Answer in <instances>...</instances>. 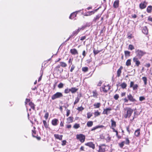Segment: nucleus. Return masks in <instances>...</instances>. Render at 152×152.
<instances>
[{
	"label": "nucleus",
	"mask_w": 152,
	"mask_h": 152,
	"mask_svg": "<svg viewBox=\"0 0 152 152\" xmlns=\"http://www.w3.org/2000/svg\"><path fill=\"white\" fill-rule=\"evenodd\" d=\"M124 110L126 111L124 115V117L125 118H129L133 111V110L130 107L125 108L124 109Z\"/></svg>",
	"instance_id": "obj_1"
},
{
	"label": "nucleus",
	"mask_w": 152,
	"mask_h": 152,
	"mask_svg": "<svg viewBox=\"0 0 152 152\" xmlns=\"http://www.w3.org/2000/svg\"><path fill=\"white\" fill-rule=\"evenodd\" d=\"M135 52L136 56L139 59H140L142 56L146 54L145 52L139 49H136Z\"/></svg>",
	"instance_id": "obj_2"
},
{
	"label": "nucleus",
	"mask_w": 152,
	"mask_h": 152,
	"mask_svg": "<svg viewBox=\"0 0 152 152\" xmlns=\"http://www.w3.org/2000/svg\"><path fill=\"white\" fill-rule=\"evenodd\" d=\"M99 149L98 152H104L107 150L108 146L104 144H102L99 146Z\"/></svg>",
	"instance_id": "obj_3"
},
{
	"label": "nucleus",
	"mask_w": 152,
	"mask_h": 152,
	"mask_svg": "<svg viewBox=\"0 0 152 152\" xmlns=\"http://www.w3.org/2000/svg\"><path fill=\"white\" fill-rule=\"evenodd\" d=\"M63 96V94L62 93L57 92L52 96L51 99L52 100H54L57 98H61Z\"/></svg>",
	"instance_id": "obj_4"
},
{
	"label": "nucleus",
	"mask_w": 152,
	"mask_h": 152,
	"mask_svg": "<svg viewBox=\"0 0 152 152\" xmlns=\"http://www.w3.org/2000/svg\"><path fill=\"white\" fill-rule=\"evenodd\" d=\"M76 137L81 142H83L85 141V136L82 134H77Z\"/></svg>",
	"instance_id": "obj_5"
},
{
	"label": "nucleus",
	"mask_w": 152,
	"mask_h": 152,
	"mask_svg": "<svg viewBox=\"0 0 152 152\" xmlns=\"http://www.w3.org/2000/svg\"><path fill=\"white\" fill-rule=\"evenodd\" d=\"M110 89V87L108 85L104 86L100 88V90L101 92L103 91L106 93Z\"/></svg>",
	"instance_id": "obj_6"
},
{
	"label": "nucleus",
	"mask_w": 152,
	"mask_h": 152,
	"mask_svg": "<svg viewBox=\"0 0 152 152\" xmlns=\"http://www.w3.org/2000/svg\"><path fill=\"white\" fill-rule=\"evenodd\" d=\"M133 62L135 63L136 65L138 66L140 64V62L136 57H135L133 59Z\"/></svg>",
	"instance_id": "obj_7"
},
{
	"label": "nucleus",
	"mask_w": 152,
	"mask_h": 152,
	"mask_svg": "<svg viewBox=\"0 0 152 152\" xmlns=\"http://www.w3.org/2000/svg\"><path fill=\"white\" fill-rule=\"evenodd\" d=\"M147 3L145 1H144L143 2H142L139 5L140 8L142 9H144L147 6Z\"/></svg>",
	"instance_id": "obj_8"
},
{
	"label": "nucleus",
	"mask_w": 152,
	"mask_h": 152,
	"mask_svg": "<svg viewBox=\"0 0 152 152\" xmlns=\"http://www.w3.org/2000/svg\"><path fill=\"white\" fill-rule=\"evenodd\" d=\"M85 145L89 147H90L92 148L93 149H94L95 148L94 144L91 142L86 143H85Z\"/></svg>",
	"instance_id": "obj_9"
},
{
	"label": "nucleus",
	"mask_w": 152,
	"mask_h": 152,
	"mask_svg": "<svg viewBox=\"0 0 152 152\" xmlns=\"http://www.w3.org/2000/svg\"><path fill=\"white\" fill-rule=\"evenodd\" d=\"M80 11V10L78 11L75 12H73L71 13L69 17V18L71 19H72L76 17L77 15V13H76V12H78Z\"/></svg>",
	"instance_id": "obj_10"
},
{
	"label": "nucleus",
	"mask_w": 152,
	"mask_h": 152,
	"mask_svg": "<svg viewBox=\"0 0 152 152\" xmlns=\"http://www.w3.org/2000/svg\"><path fill=\"white\" fill-rule=\"evenodd\" d=\"M111 109L110 108H108L104 109V111L103 112V114H105L107 115L110 113V111L111 110Z\"/></svg>",
	"instance_id": "obj_11"
},
{
	"label": "nucleus",
	"mask_w": 152,
	"mask_h": 152,
	"mask_svg": "<svg viewBox=\"0 0 152 152\" xmlns=\"http://www.w3.org/2000/svg\"><path fill=\"white\" fill-rule=\"evenodd\" d=\"M58 120L57 119L55 118L52 120L51 124L53 125L56 126L58 125Z\"/></svg>",
	"instance_id": "obj_12"
},
{
	"label": "nucleus",
	"mask_w": 152,
	"mask_h": 152,
	"mask_svg": "<svg viewBox=\"0 0 152 152\" xmlns=\"http://www.w3.org/2000/svg\"><path fill=\"white\" fill-rule=\"evenodd\" d=\"M127 97L128 100H129L132 102H134L135 101V99L134 98L133 96L131 94H129V95H127Z\"/></svg>",
	"instance_id": "obj_13"
},
{
	"label": "nucleus",
	"mask_w": 152,
	"mask_h": 152,
	"mask_svg": "<svg viewBox=\"0 0 152 152\" xmlns=\"http://www.w3.org/2000/svg\"><path fill=\"white\" fill-rule=\"evenodd\" d=\"M98 9H96L94 11H89L86 12V14L84 15V16H88L89 15H90L92 14H94V13L95 12H96Z\"/></svg>",
	"instance_id": "obj_14"
},
{
	"label": "nucleus",
	"mask_w": 152,
	"mask_h": 152,
	"mask_svg": "<svg viewBox=\"0 0 152 152\" xmlns=\"http://www.w3.org/2000/svg\"><path fill=\"white\" fill-rule=\"evenodd\" d=\"M74 118L72 116H70L67 119L66 123L69 124L73 122Z\"/></svg>",
	"instance_id": "obj_15"
},
{
	"label": "nucleus",
	"mask_w": 152,
	"mask_h": 152,
	"mask_svg": "<svg viewBox=\"0 0 152 152\" xmlns=\"http://www.w3.org/2000/svg\"><path fill=\"white\" fill-rule=\"evenodd\" d=\"M70 52L72 55H75L78 54V53L77 50L75 49H71L70 50Z\"/></svg>",
	"instance_id": "obj_16"
},
{
	"label": "nucleus",
	"mask_w": 152,
	"mask_h": 152,
	"mask_svg": "<svg viewBox=\"0 0 152 152\" xmlns=\"http://www.w3.org/2000/svg\"><path fill=\"white\" fill-rule=\"evenodd\" d=\"M123 69V67L122 66H120V68L118 70L117 72V76L119 77L120 76L121 73V70Z\"/></svg>",
	"instance_id": "obj_17"
},
{
	"label": "nucleus",
	"mask_w": 152,
	"mask_h": 152,
	"mask_svg": "<svg viewBox=\"0 0 152 152\" xmlns=\"http://www.w3.org/2000/svg\"><path fill=\"white\" fill-rule=\"evenodd\" d=\"M54 137L56 139H58L60 140H61L63 137V135H59L58 134H55L54 135Z\"/></svg>",
	"instance_id": "obj_18"
},
{
	"label": "nucleus",
	"mask_w": 152,
	"mask_h": 152,
	"mask_svg": "<svg viewBox=\"0 0 152 152\" xmlns=\"http://www.w3.org/2000/svg\"><path fill=\"white\" fill-rule=\"evenodd\" d=\"M119 1L118 0L115 1L113 4L114 7L115 8H117L119 6Z\"/></svg>",
	"instance_id": "obj_19"
},
{
	"label": "nucleus",
	"mask_w": 152,
	"mask_h": 152,
	"mask_svg": "<svg viewBox=\"0 0 152 152\" xmlns=\"http://www.w3.org/2000/svg\"><path fill=\"white\" fill-rule=\"evenodd\" d=\"M142 31L144 34H147L148 31L147 28L146 27H144L142 29Z\"/></svg>",
	"instance_id": "obj_20"
},
{
	"label": "nucleus",
	"mask_w": 152,
	"mask_h": 152,
	"mask_svg": "<svg viewBox=\"0 0 152 152\" xmlns=\"http://www.w3.org/2000/svg\"><path fill=\"white\" fill-rule=\"evenodd\" d=\"M140 130L139 129H137L134 132L135 135L137 137H138L140 135Z\"/></svg>",
	"instance_id": "obj_21"
},
{
	"label": "nucleus",
	"mask_w": 152,
	"mask_h": 152,
	"mask_svg": "<svg viewBox=\"0 0 152 152\" xmlns=\"http://www.w3.org/2000/svg\"><path fill=\"white\" fill-rule=\"evenodd\" d=\"M104 126L103 125H99V126H97L95 127H93L91 129V131H93L96 129H98V128H103V127H104Z\"/></svg>",
	"instance_id": "obj_22"
},
{
	"label": "nucleus",
	"mask_w": 152,
	"mask_h": 152,
	"mask_svg": "<svg viewBox=\"0 0 152 152\" xmlns=\"http://www.w3.org/2000/svg\"><path fill=\"white\" fill-rule=\"evenodd\" d=\"M111 127H115L116 126V122L114 121L113 119H112L111 120Z\"/></svg>",
	"instance_id": "obj_23"
},
{
	"label": "nucleus",
	"mask_w": 152,
	"mask_h": 152,
	"mask_svg": "<svg viewBox=\"0 0 152 152\" xmlns=\"http://www.w3.org/2000/svg\"><path fill=\"white\" fill-rule=\"evenodd\" d=\"M77 90V89L75 87H72L70 89V91L72 93H74L76 92Z\"/></svg>",
	"instance_id": "obj_24"
},
{
	"label": "nucleus",
	"mask_w": 152,
	"mask_h": 152,
	"mask_svg": "<svg viewBox=\"0 0 152 152\" xmlns=\"http://www.w3.org/2000/svg\"><path fill=\"white\" fill-rule=\"evenodd\" d=\"M92 93H93V96L94 97H95V98H97V96L98 95V94L97 93V92L96 91V90H94V91L93 92H92Z\"/></svg>",
	"instance_id": "obj_25"
},
{
	"label": "nucleus",
	"mask_w": 152,
	"mask_h": 152,
	"mask_svg": "<svg viewBox=\"0 0 152 152\" xmlns=\"http://www.w3.org/2000/svg\"><path fill=\"white\" fill-rule=\"evenodd\" d=\"M100 105L101 104L99 102L95 103L94 105V106L95 107L94 108H99Z\"/></svg>",
	"instance_id": "obj_26"
},
{
	"label": "nucleus",
	"mask_w": 152,
	"mask_h": 152,
	"mask_svg": "<svg viewBox=\"0 0 152 152\" xmlns=\"http://www.w3.org/2000/svg\"><path fill=\"white\" fill-rule=\"evenodd\" d=\"M29 104L32 109L33 110H35V105L33 103L31 102H29Z\"/></svg>",
	"instance_id": "obj_27"
},
{
	"label": "nucleus",
	"mask_w": 152,
	"mask_h": 152,
	"mask_svg": "<svg viewBox=\"0 0 152 152\" xmlns=\"http://www.w3.org/2000/svg\"><path fill=\"white\" fill-rule=\"evenodd\" d=\"M93 125V122L92 121H88L87 123V125L88 127H91Z\"/></svg>",
	"instance_id": "obj_28"
},
{
	"label": "nucleus",
	"mask_w": 152,
	"mask_h": 152,
	"mask_svg": "<svg viewBox=\"0 0 152 152\" xmlns=\"http://www.w3.org/2000/svg\"><path fill=\"white\" fill-rule=\"evenodd\" d=\"M152 10V6H148L147 9V11L148 12L150 13Z\"/></svg>",
	"instance_id": "obj_29"
},
{
	"label": "nucleus",
	"mask_w": 152,
	"mask_h": 152,
	"mask_svg": "<svg viewBox=\"0 0 152 152\" xmlns=\"http://www.w3.org/2000/svg\"><path fill=\"white\" fill-rule=\"evenodd\" d=\"M43 124L44 125V126L45 128L47 129V128H48V125L47 123V122L45 120L43 121Z\"/></svg>",
	"instance_id": "obj_30"
},
{
	"label": "nucleus",
	"mask_w": 152,
	"mask_h": 152,
	"mask_svg": "<svg viewBox=\"0 0 152 152\" xmlns=\"http://www.w3.org/2000/svg\"><path fill=\"white\" fill-rule=\"evenodd\" d=\"M121 88L123 89L125 88L127 86V84L125 83H123L120 85Z\"/></svg>",
	"instance_id": "obj_31"
},
{
	"label": "nucleus",
	"mask_w": 152,
	"mask_h": 152,
	"mask_svg": "<svg viewBox=\"0 0 152 152\" xmlns=\"http://www.w3.org/2000/svg\"><path fill=\"white\" fill-rule=\"evenodd\" d=\"M142 79L144 82V84L145 85H146L147 84V78L145 77H142Z\"/></svg>",
	"instance_id": "obj_32"
},
{
	"label": "nucleus",
	"mask_w": 152,
	"mask_h": 152,
	"mask_svg": "<svg viewBox=\"0 0 152 152\" xmlns=\"http://www.w3.org/2000/svg\"><path fill=\"white\" fill-rule=\"evenodd\" d=\"M60 64H61V66L64 67H66L67 66L66 64L63 62H60Z\"/></svg>",
	"instance_id": "obj_33"
},
{
	"label": "nucleus",
	"mask_w": 152,
	"mask_h": 152,
	"mask_svg": "<svg viewBox=\"0 0 152 152\" xmlns=\"http://www.w3.org/2000/svg\"><path fill=\"white\" fill-rule=\"evenodd\" d=\"M131 60L130 59H128L126 62V65L127 66H129L131 64Z\"/></svg>",
	"instance_id": "obj_34"
},
{
	"label": "nucleus",
	"mask_w": 152,
	"mask_h": 152,
	"mask_svg": "<svg viewBox=\"0 0 152 152\" xmlns=\"http://www.w3.org/2000/svg\"><path fill=\"white\" fill-rule=\"evenodd\" d=\"M82 70L83 72H86L88 70V68L87 67H84L82 68Z\"/></svg>",
	"instance_id": "obj_35"
},
{
	"label": "nucleus",
	"mask_w": 152,
	"mask_h": 152,
	"mask_svg": "<svg viewBox=\"0 0 152 152\" xmlns=\"http://www.w3.org/2000/svg\"><path fill=\"white\" fill-rule=\"evenodd\" d=\"M80 127L79 124H75L73 126V127L75 129H77Z\"/></svg>",
	"instance_id": "obj_36"
},
{
	"label": "nucleus",
	"mask_w": 152,
	"mask_h": 152,
	"mask_svg": "<svg viewBox=\"0 0 152 152\" xmlns=\"http://www.w3.org/2000/svg\"><path fill=\"white\" fill-rule=\"evenodd\" d=\"M134 49V46L132 45H129V49L131 50Z\"/></svg>",
	"instance_id": "obj_37"
},
{
	"label": "nucleus",
	"mask_w": 152,
	"mask_h": 152,
	"mask_svg": "<svg viewBox=\"0 0 152 152\" xmlns=\"http://www.w3.org/2000/svg\"><path fill=\"white\" fill-rule=\"evenodd\" d=\"M70 91V89L68 88L65 89L64 91V93L65 94H68L69 93Z\"/></svg>",
	"instance_id": "obj_38"
},
{
	"label": "nucleus",
	"mask_w": 152,
	"mask_h": 152,
	"mask_svg": "<svg viewBox=\"0 0 152 152\" xmlns=\"http://www.w3.org/2000/svg\"><path fill=\"white\" fill-rule=\"evenodd\" d=\"M94 115L95 117L97 116L100 115V113L97 111L94 113Z\"/></svg>",
	"instance_id": "obj_39"
},
{
	"label": "nucleus",
	"mask_w": 152,
	"mask_h": 152,
	"mask_svg": "<svg viewBox=\"0 0 152 152\" xmlns=\"http://www.w3.org/2000/svg\"><path fill=\"white\" fill-rule=\"evenodd\" d=\"M80 100V99L78 97H77L75 100V101L74 102V104H75L77 103Z\"/></svg>",
	"instance_id": "obj_40"
},
{
	"label": "nucleus",
	"mask_w": 152,
	"mask_h": 152,
	"mask_svg": "<svg viewBox=\"0 0 152 152\" xmlns=\"http://www.w3.org/2000/svg\"><path fill=\"white\" fill-rule=\"evenodd\" d=\"M138 87V86L137 84H136L134 85V86L132 87L133 90H136L137 89V88Z\"/></svg>",
	"instance_id": "obj_41"
},
{
	"label": "nucleus",
	"mask_w": 152,
	"mask_h": 152,
	"mask_svg": "<svg viewBox=\"0 0 152 152\" xmlns=\"http://www.w3.org/2000/svg\"><path fill=\"white\" fill-rule=\"evenodd\" d=\"M58 86L59 88H62L64 86V84L62 83H60L58 85Z\"/></svg>",
	"instance_id": "obj_42"
},
{
	"label": "nucleus",
	"mask_w": 152,
	"mask_h": 152,
	"mask_svg": "<svg viewBox=\"0 0 152 152\" xmlns=\"http://www.w3.org/2000/svg\"><path fill=\"white\" fill-rule=\"evenodd\" d=\"M100 52V51L98 50H95L94 49L93 50V52L95 55L97 54Z\"/></svg>",
	"instance_id": "obj_43"
},
{
	"label": "nucleus",
	"mask_w": 152,
	"mask_h": 152,
	"mask_svg": "<svg viewBox=\"0 0 152 152\" xmlns=\"http://www.w3.org/2000/svg\"><path fill=\"white\" fill-rule=\"evenodd\" d=\"M124 144L125 141H123L121 143H119V145L121 148H122L124 145Z\"/></svg>",
	"instance_id": "obj_44"
},
{
	"label": "nucleus",
	"mask_w": 152,
	"mask_h": 152,
	"mask_svg": "<svg viewBox=\"0 0 152 152\" xmlns=\"http://www.w3.org/2000/svg\"><path fill=\"white\" fill-rule=\"evenodd\" d=\"M78 33V32L77 30H76L73 32L71 35H72V36H73L74 35H76Z\"/></svg>",
	"instance_id": "obj_45"
},
{
	"label": "nucleus",
	"mask_w": 152,
	"mask_h": 152,
	"mask_svg": "<svg viewBox=\"0 0 152 152\" xmlns=\"http://www.w3.org/2000/svg\"><path fill=\"white\" fill-rule=\"evenodd\" d=\"M87 115L88 118H89L92 115V113L89 112L87 113Z\"/></svg>",
	"instance_id": "obj_46"
},
{
	"label": "nucleus",
	"mask_w": 152,
	"mask_h": 152,
	"mask_svg": "<svg viewBox=\"0 0 152 152\" xmlns=\"http://www.w3.org/2000/svg\"><path fill=\"white\" fill-rule=\"evenodd\" d=\"M125 141V143L127 145L129 144L130 142L128 138H126V139L125 141Z\"/></svg>",
	"instance_id": "obj_47"
},
{
	"label": "nucleus",
	"mask_w": 152,
	"mask_h": 152,
	"mask_svg": "<svg viewBox=\"0 0 152 152\" xmlns=\"http://www.w3.org/2000/svg\"><path fill=\"white\" fill-rule=\"evenodd\" d=\"M66 115L67 117H68L70 114V110H69L67 109L66 110Z\"/></svg>",
	"instance_id": "obj_48"
},
{
	"label": "nucleus",
	"mask_w": 152,
	"mask_h": 152,
	"mask_svg": "<svg viewBox=\"0 0 152 152\" xmlns=\"http://www.w3.org/2000/svg\"><path fill=\"white\" fill-rule=\"evenodd\" d=\"M49 116V113H46L45 115L44 118L46 119H47L48 118Z\"/></svg>",
	"instance_id": "obj_49"
},
{
	"label": "nucleus",
	"mask_w": 152,
	"mask_h": 152,
	"mask_svg": "<svg viewBox=\"0 0 152 152\" xmlns=\"http://www.w3.org/2000/svg\"><path fill=\"white\" fill-rule=\"evenodd\" d=\"M83 109L84 108L81 106L80 107H78V108L77 109V110L79 111H81L83 110Z\"/></svg>",
	"instance_id": "obj_50"
},
{
	"label": "nucleus",
	"mask_w": 152,
	"mask_h": 152,
	"mask_svg": "<svg viewBox=\"0 0 152 152\" xmlns=\"http://www.w3.org/2000/svg\"><path fill=\"white\" fill-rule=\"evenodd\" d=\"M119 97V96L118 95V94H116L114 96V98L115 99L117 100L118 99Z\"/></svg>",
	"instance_id": "obj_51"
},
{
	"label": "nucleus",
	"mask_w": 152,
	"mask_h": 152,
	"mask_svg": "<svg viewBox=\"0 0 152 152\" xmlns=\"http://www.w3.org/2000/svg\"><path fill=\"white\" fill-rule=\"evenodd\" d=\"M145 99V98L143 96H140L139 97L140 101H142Z\"/></svg>",
	"instance_id": "obj_52"
},
{
	"label": "nucleus",
	"mask_w": 152,
	"mask_h": 152,
	"mask_svg": "<svg viewBox=\"0 0 152 152\" xmlns=\"http://www.w3.org/2000/svg\"><path fill=\"white\" fill-rule=\"evenodd\" d=\"M75 68V66L73 65H72L71 67V69H70V71L71 72H72L73 70Z\"/></svg>",
	"instance_id": "obj_53"
},
{
	"label": "nucleus",
	"mask_w": 152,
	"mask_h": 152,
	"mask_svg": "<svg viewBox=\"0 0 152 152\" xmlns=\"http://www.w3.org/2000/svg\"><path fill=\"white\" fill-rule=\"evenodd\" d=\"M86 52L85 50H83L82 53V55L83 56V58L85 56H86Z\"/></svg>",
	"instance_id": "obj_54"
},
{
	"label": "nucleus",
	"mask_w": 152,
	"mask_h": 152,
	"mask_svg": "<svg viewBox=\"0 0 152 152\" xmlns=\"http://www.w3.org/2000/svg\"><path fill=\"white\" fill-rule=\"evenodd\" d=\"M66 141L65 140H64L62 141V143H61V145L63 146H64L66 144Z\"/></svg>",
	"instance_id": "obj_55"
},
{
	"label": "nucleus",
	"mask_w": 152,
	"mask_h": 152,
	"mask_svg": "<svg viewBox=\"0 0 152 152\" xmlns=\"http://www.w3.org/2000/svg\"><path fill=\"white\" fill-rule=\"evenodd\" d=\"M105 139L106 140L107 142H109L111 138L109 136H108Z\"/></svg>",
	"instance_id": "obj_56"
},
{
	"label": "nucleus",
	"mask_w": 152,
	"mask_h": 152,
	"mask_svg": "<svg viewBox=\"0 0 152 152\" xmlns=\"http://www.w3.org/2000/svg\"><path fill=\"white\" fill-rule=\"evenodd\" d=\"M134 83L133 82L131 81L130 82V87H132L134 85Z\"/></svg>",
	"instance_id": "obj_57"
},
{
	"label": "nucleus",
	"mask_w": 152,
	"mask_h": 152,
	"mask_svg": "<svg viewBox=\"0 0 152 152\" xmlns=\"http://www.w3.org/2000/svg\"><path fill=\"white\" fill-rule=\"evenodd\" d=\"M100 16L99 15H97L95 18H94V20L95 21H96L97 20L99 19V18Z\"/></svg>",
	"instance_id": "obj_58"
},
{
	"label": "nucleus",
	"mask_w": 152,
	"mask_h": 152,
	"mask_svg": "<svg viewBox=\"0 0 152 152\" xmlns=\"http://www.w3.org/2000/svg\"><path fill=\"white\" fill-rule=\"evenodd\" d=\"M86 38V37L85 36L82 37L80 39V40L81 41L85 39Z\"/></svg>",
	"instance_id": "obj_59"
},
{
	"label": "nucleus",
	"mask_w": 152,
	"mask_h": 152,
	"mask_svg": "<svg viewBox=\"0 0 152 152\" xmlns=\"http://www.w3.org/2000/svg\"><path fill=\"white\" fill-rule=\"evenodd\" d=\"M125 55H129L130 54V52L128 51H125Z\"/></svg>",
	"instance_id": "obj_60"
},
{
	"label": "nucleus",
	"mask_w": 152,
	"mask_h": 152,
	"mask_svg": "<svg viewBox=\"0 0 152 152\" xmlns=\"http://www.w3.org/2000/svg\"><path fill=\"white\" fill-rule=\"evenodd\" d=\"M32 134L33 136L34 137H35V136L34 135V134H36V132L35 131V130H32Z\"/></svg>",
	"instance_id": "obj_61"
},
{
	"label": "nucleus",
	"mask_w": 152,
	"mask_h": 152,
	"mask_svg": "<svg viewBox=\"0 0 152 152\" xmlns=\"http://www.w3.org/2000/svg\"><path fill=\"white\" fill-rule=\"evenodd\" d=\"M66 126L67 128H68V129L70 128H71V127H72L71 125L70 124V125H66Z\"/></svg>",
	"instance_id": "obj_62"
},
{
	"label": "nucleus",
	"mask_w": 152,
	"mask_h": 152,
	"mask_svg": "<svg viewBox=\"0 0 152 152\" xmlns=\"http://www.w3.org/2000/svg\"><path fill=\"white\" fill-rule=\"evenodd\" d=\"M72 59L71 58H70L68 61V63H70V64H72Z\"/></svg>",
	"instance_id": "obj_63"
},
{
	"label": "nucleus",
	"mask_w": 152,
	"mask_h": 152,
	"mask_svg": "<svg viewBox=\"0 0 152 152\" xmlns=\"http://www.w3.org/2000/svg\"><path fill=\"white\" fill-rule=\"evenodd\" d=\"M148 20L152 22V17H148Z\"/></svg>",
	"instance_id": "obj_64"
}]
</instances>
